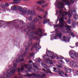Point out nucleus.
Returning a JSON list of instances; mask_svg holds the SVG:
<instances>
[{
	"mask_svg": "<svg viewBox=\"0 0 78 78\" xmlns=\"http://www.w3.org/2000/svg\"><path fill=\"white\" fill-rule=\"evenodd\" d=\"M70 10H69L68 12V13L67 12H62V11H61L60 12V13L62 14V17L59 19V23L60 25H59V28H62L63 27L64 25V24L66 23V22L64 21V18L65 16H66L67 15H68V16H69V17L72 16V15L70 14Z\"/></svg>",
	"mask_w": 78,
	"mask_h": 78,
	"instance_id": "1",
	"label": "nucleus"
},
{
	"mask_svg": "<svg viewBox=\"0 0 78 78\" xmlns=\"http://www.w3.org/2000/svg\"><path fill=\"white\" fill-rule=\"evenodd\" d=\"M47 56L48 58H51V59H54L55 58L58 59V55L57 54H54L53 52H51L50 51L47 50L46 52Z\"/></svg>",
	"mask_w": 78,
	"mask_h": 78,
	"instance_id": "2",
	"label": "nucleus"
},
{
	"mask_svg": "<svg viewBox=\"0 0 78 78\" xmlns=\"http://www.w3.org/2000/svg\"><path fill=\"white\" fill-rule=\"evenodd\" d=\"M18 9L19 11L21 12L23 15H26V14L28 16V15H33V11L31 10L27 11L26 9H22V8L20 7L18 8Z\"/></svg>",
	"mask_w": 78,
	"mask_h": 78,
	"instance_id": "3",
	"label": "nucleus"
},
{
	"mask_svg": "<svg viewBox=\"0 0 78 78\" xmlns=\"http://www.w3.org/2000/svg\"><path fill=\"white\" fill-rule=\"evenodd\" d=\"M55 31L56 32L55 35H52V37L51 39V41L53 40L52 39H58L59 38V29H58V28H56V29L55 30Z\"/></svg>",
	"mask_w": 78,
	"mask_h": 78,
	"instance_id": "4",
	"label": "nucleus"
},
{
	"mask_svg": "<svg viewBox=\"0 0 78 78\" xmlns=\"http://www.w3.org/2000/svg\"><path fill=\"white\" fill-rule=\"evenodd\" d=\"M69 55L71 58H74L75 57L78 58V55L77 53H76L75 51H70L69 52Z\"/></svg>",
	"mask_w": 78,
	"mask_h": 78,
	"instance_id": "5",
	"label": "nucleus"
},
{
	"mask_svg": "<svg viewBox=\"0 0 78 78\" xmlns=\"http://www.w3.org/2000/svg\"><path fill=\"white\" fill-rule=\"evenodd\" d=\"M62 2H65L67 5H69L70 3H74L75 0H62Z\"/></svg>",
	"mask_w": 78,
	"mask_h": 78,
	"instance_id": "6",
	"label": "nucleus"
},
{
	"mask_svg": "<svg viewBox=\"0 0 78 78\" xmlns=\"http://www.w3.org/2000/svg\"><path fill=\"white\" fill-rule=\"evenodd\" d=\"M62 37V34L61 33H59V38L61 39V40H63V41H64L65 42H68V40L67 39V38H66V36H64L63 37L62 39V38H61Z\"/></svg>",
	"mask_w": 78,
	"mask_h": 78,
	"instance_id": "7",
	"label": "nucleus"
},
{
	"mask_svg": "<svg viewBox=\"0 0 78 78\" xmlns=\"http://www.w3.org/2000/svg\"><path fill=\"white\" fill-rule=\"evenodd\" d=\"M38 31L40 32V33L39 34V36H47V33H45L43 34V33L44 32V30L43 29H39Z\"/></svg>",
	"mask_w": 78,
	"mask_h": 78,
	"instance_id": "8",
	"label": "nucleus"
},
{
	"mask_svg": "<svg viewBox=\"0 0 78 78\" xmlns=\"http://www.w3.org/2000/svg\"><path fill=\"white\" fill-rule=\"evenodd\" d=\"M37 17L38 18H39V19H37L36 18H35L34 19V22H39V21L40 20H41V19H42V18L39 15H37Z\"/></svg>",
	"mask_w": 78,
	"mask_h": 78,
	"instance_id": "9",
	"label": "nucleus"
},
{
	"mask_svg": "<svg viewBox=\"0 0 78 78\" xmlns=\"http://www.w3.org/2000/svg\"><path fill=\"white\" fill-rule=\"evenodd\" d=\"M71 31H72L71 30L69 29H68V30L66 33H69L73 37H75V34H73V32H71Z\"/></svg>",
	"mask_w": 78,
	"mask_h": 78,
	"instance_id": "10",
	"label": "nucleus"
},
{
	"mask_svg": "<svg viewBox=\"0 0 78 78\" xmlns=\"http://www.w3.org/2000/svg\"><path fill=\"white\" fill-rule=\"evenodd\" d=\"M59 74L60 75V76H63V75H64L65 76H67V74L66 73L65 74L62 71H60L59 70Z\"/></svg>",
	"mask_w": 78,
	"mask_h": 78,
	"instance_id": "11",
	"label": "nucleus"
},
{
	"mask_svg": "<svg viewBox=\"0 0 78 78\" xmlns=\"http://www.w3.org/2000/svg\"><path fill=\"white\" fill-rule=\"evenodd\" d=\"M16 70H17V69L14 70H11L9 73V72L8 71L7 74L8 76L7 75L6 76H10V75H11L12 74V73H14V72H16Z\"/></svg>",
	"mask_w": 78,
	"mask_h": 78,
	"instance_id": "12",
	"label": "nucleus"
},
{
	"mask_svg": "<svg viewBox=\"0 0 78 78\" xmlns=\"http://www.w3.org/2000/svg\"><path fill=\"white\" fill-rule=\"evenodd\" d=\"M70 64L72 67H76V66H77L76 63L74 62H71L70 63Z\"/></svg>",
	"mask_w": 78,
	"mask_h": 78,
	"instance_id": "13",
	"label": "nucleus"
},
{
	"mask_svg": "<svg viewBox=\"0 0 78 78\" xmlns=\"http://www.w3.org/2000/svg\"><path fill=\"white\" fill-rule=\"evenodd\" d=\"M59 61L60 62H62V63H59V65H59V67L62 68V64H64V62L62 60H59Z\"/></svg>",
	"mask_w": 78,
	"mask_h": 78,
	"instance_id": "14",
	"label": "nucleus"
},
{
	"mask_svg": "<svg viewBox=\"0 0 78 78\" xmlns=\"http://www.w3.org/2000/svg\"><path fill=\"white\" fill-rule=\"evenodd\" d=\"M55 5L56 7L59 8V0H56L55 3Z\"/></svg>",
	"mask_w": 78,
	"mask_h": 78,
	"instance_id": "15",
	"label": "nucleus"
},
{
	"mask_svg": "<svg viewBox=\"0 0 78 78\" xmlns=\"http://www.w3.org/2000/svg\"><path fill=\"white\" fill-rule=\"evenodd\" d=\"M41 66L43 67H44V68H48V66H47L46 64H45V62H43L42 63Z\"/></svg>",
	"mask_w": 78,
	"mask_h": 78,
	"instance_id": "16",
	"label": "nucleus"
},
{
	"mask_svg": "<svg viewBox=\"0 0 78 78\" xmlns=\"http://www.w3.org/2000/svg\"><path fill=\"white\" fill-rule=\"evenodd\" d=\"M31 44H28V45L27 46L26 48H25V50L26 51H29V49H28L29 48V47H31Z\"/></svg>",
	"mask_w": 78,
	"mask_h": 78,
	"instance_id": "17",
	"label": "nucleus"
},
{
	"mask_svg": "<svg viewBox=\"0 0 78 78\" xmlns=\"http://www.w3.org/2000/svg\"><path fill=\"white\" fill-rule=\"evenodd\" d=\"M59 5H60L61 8H64V3L62 2H59Z\"/></svg>",
	"mask_w": 78,
	"mask_h": 78,
	"instance_id": "18",
	"label": "nucleus"
},
{
	"mask_svg": "<svg viewBox=\"0 0 78 78\" xmlns=\"http://www.w3.org/2000/svg\"><path fill=\"white\" fill-rule=\"evenodd\" d=\"M46 63H49L50 64H53V62L51 60H47L46 61Z\"/></svg>",
	"mask_w": 78,
	"mask_h": 78,
	"instance_id": "19",
	"label": "nucleus"
},
{
	"mask_svg": "<svg viewBox=\"0 0 78 78\" xmlns=\"http://www.w3.org/2000/svg\"><path fill=\"white\" fill-rule=\"evenodd\" d=\"M23 61V59H21L20 58H18L16 59V62L17 63H18L19 62V61Z\"/></svg>",
	"mask_w": 78,
	"mask_h": 78,
	"instance_id": "20",
	"label": "nucleus"
},
{
	"mask_svg": "<svg viewBox=\"0 0 78 78\" xmlns=\"http://www.w3.org/2000/svg\"><path fill=\"white\" fill-rule=\"evenodd\" d=\"M53 69L55 70L53 71V72H59V69L57 68H53Z\"/></svg>",
	"mask_w": 78,
	"mask_h": 78,
	"instance_id": "21",
	"label": "nucleus"
},
{
	"mask_svg": "<svg viewBox=\"0 0 78 78\" xmlns=\"http://www.w3.org/2000/svg\"><path fill=\"white\" fill-rule=\"evenodd\" d=\"M21 0H14L13 1L15 2H14V4H16V3H20V2H17V1H20ZM25 1H26L27 0H24Z\"/></svg>",
	"mask_w": 78,
	"mask_h": 78,
	"instance_id": "22",
	"label": "nucleus"
},
{
	"mask_svg": "<svg viewBox=\"0 0 78 78\" xmlns=\"http://www.w3.org/2000/svg\"><path fill=\"white\" fill-rule=\"evenodd\" d=\"M49 21H50L49 19L45 20L43 22V23L44 24H45V23H47V22H49Z\"/></svg>",
	"mask_w": 78,
	"mask_h": 78,
	"instance_id": "23",
	"label": "nucleus"
},
{
	"mask_svg": "<svg viewBox=\"0 0 78 78\" xmlns=\"http://www.w3.org/2000/svg\"><path fill=\"white\" fill-rule=\"evenodd\" d=\"M35 74H29L27 75H25V76H33Z\"/></svg>",
	"mask_w": 78,
	"mask_h": 78,
	"instance_id": "24",
	"label": "nucleus"
},
{
	"mask_svg": "<svg viewBox=\"0 0 78 78\" xmlns=\"http://www.w3.org/2000/svg\"><path fill=\"white\" fill-rule=\"evenodd\" d=\"M44 2H43L42 0L41 1L39 2H37V4H39V5H41L42 3H44Z\"/></svg>",
	"mask_w": 78,
	"mask_h": 78,
	"instance_id": "25",
	"label": "nucleus"
},
{
	"mask_svg": "<svg viewBox=\"0 0 78 78\" xmlns=\"http://www.w3.org/2000/svg\"><path fill=\"white\" fill-rule=\"evenodd\" d=\"M16 6H12L11 8V9L12 10H14V9H16Z\"/></svg>",
	"mask_w": 78,
	"mask_h": 78,
	"instance_id": "26",
	"label": "nucleus"
},
{
	"mask_svg": "<svg viewBox=\"0 0 78 78\" xmlns=\"http://www.w3.org/2000/svg\"><path fill=\"white\" fill-rule=\"evenodd\" d=\"M74 19H78V15H75L74 16Z\"/></svg>",
	"mask_w": 78,
	"mask_h": 78,
	"instance_id": "27",
	"label": "nucleus"
},
{
	"mask_svg": "<svg viewBox=\"0 0 78 78\" xmlns=\"http://www.w3.org/2000/svg\"><path fill=\"white\" fill-rule=\"evenodd\" d=\"M40 48H41V46H38L36 48V50L37 51L39 50Z\"/></svg>",
	"mask_w": 78,
	"mask_h": 78,
	"instance_id": "28",
	"label": "nucleus"
},
{
	"mask_svg": "<svg viewBox=\"0 0 78 78\" xmlns=\"http://www.w3.org/2000/svg\"><path fill=\"white\" fill-rule=\"evenodd\" d=\"M65 71H66V73H70L71 72V70L70 69L65 70Z\"/></svg>",
	"mask_w": 78,
	"mask_h": 78,
	"instance_id": "29",
	"label": "nucleus"
},
{
	"mask_svg": "<svg viewBox=\"0 0 78 78\" xmlns=\"http://www.w3.org/2000/svg\"><path fill=\"white\" fill-rule=\"evenodd\" d=\"M65 27L67 28L68 29H69V28H71V27L68 26V25H66Z\"/></svg>",
	"mask_w": 78,
	"mask_h": 78,
	"instance_id": "30",
	"label": "nucleus"
},
{
	"mask_svg": "<svg viewBox=\"0 0 78 78\" xmlns=\"http://www.w3.org/2000/svg\"><path fill=\"white\" fill-rule=\"evenodd\" d=\"M71 23V20H70V19H69L68 20V24H70Z\"/></svg>",
	"mask_w": 78,
	"mask_h": 78,
	"instance_id": "31",
	"label": "nucleus"
},
{
	"mask_svg": "<svg viewBox=\"0 0 78 78\" xmlns=\"http://www.w3.org/2000/svg\"><path fill=\"white\" fill-rule=\"evenodd\" d=\"M59 58L60 59H64V57H62V56L61 55H60Z\"/></svg>",
	"mask_w": 78,
	"mask_h": 78,
	"instance_id": "32",
	"label": "nucleus"
},
{
	"mask_svg": "<svg viewBox=\"0 0 78 78\" xmlns=\"http://www.w3.org/2000/svg\"><path fill=\"white\" fill-rule=\"evenodd\" d=\"M16 67H17V64H16V63L15 64L14 62V63H13L14 68H15Z\"/></svg>",
	"mask_w": 78,
	"mask_h": 78,
	"instance_id": "33",
	"label": "nucleus"
},
{
	"mask_svg": "<svg viewBox=\"0 0 78 78\" xmlns=\"http://www.w3.org/2000/svg\"><path fill=\"white\" fill-rule=\"evenodd\" d=\"M36 61L39 62V61H41V60L40 59H39L38 58H36Z\"/></svg>",
	"mask_w": 78,
	"mask_h": 78,
	"instance_id": "34",
	"label": "nucleus"
},
{
	"mask_svg": "<svg viewBox=\"0 0 78 78\" xmlns=\"http://www.w3.org/2000/svg\"><path fill=\"white\" fill-rule=\"evenodd\" d=\"M36 29V26H34L32 28V30H34Z\"/></svg>",
	"mask_w": 78,
	"mask_h": 78,
	"instance_id": "35",
	"label": "nucleus"
},
{
	"mask_svg": "<svg viewBox=\"0 0 78 78\" xmlns=\"http://www.w3.org/2000/svg\"><path fill=\"white\" fill-rule=\"evenodd\" d=\"M30 34V31L28 30L27 31V35H28L29 34Z\"/></svg>",
	"mask_w": 78,
	"mask_h": 78,
	"instance_id": "36",
	"label": "nucleus"
},
{
	"mask_svg": "<svg viewBox=\"0 0 78 78\" xmlns=\"http://www.w3.org/2000/svg\"><path fill=\"white\" fill-rule=\"evenodd\" d=\"M46 58H47V56H46V55H45L43 57V59H46Z\"/></svg>",
	"mask_w": 78,
	"mask_h": 78,
	"instance_id": "37",
	"label": "nucleus"
},
{
	"mask_svg": "<svg viewBox=\"0 0 78 78\" xmlns=\"http://www.w3.org/2000/svg\"><path fill=\"white\" fill-rule=\"evenodd\" d=\"M5 5L6 6H9V4L8 3H6L5 4Z\"/></svg>",
	"mask_w": 78,
	"mask_h": 78,
	"instance_id": "38",
	"label": "nucleus"
},
{
	"mask_svg": "<svg viewBox=\"0 0 78 78\" xmlns=\"http://www.w3.org/2000/svg\"><path fill=\"white\" fill-rule=\"evenodd\" d=\"M32 19H33V17H32L31 16L29 18V20H32Z\"/></svg>",
	"mask_w": 78,
	"mask_h": 78,
	"instance_id": "39",
	"label": "nucleus"
},
{
	"mask_svg": "<svg viewBox=\"0 0 78 78\" xmlns=\"http://www.w3.org/2000/svg\"><path fill=\"white\" fill-rule=\"evenodd\" d=\"M39 11L41 12H43V11H44V10L43 9H39Z\"/></svg>",
	"mask_w": 78,
	"mask_h": 78,
	"instance_id": "40",
	"label": "nucleus"
},
{
	"mask_svg": "<svg viewBox=\"0 0 78 78\" xmlns=\"http://www.w3.org/2000/svg\"><path fill=\"white\" fill-rule=\"evenodd\" d=\"M47 71H48V72H49V73H50V69H46Z\"/></svg>",
	"mask_w": 78,
	"mask_h": 78,
	"instance_id": "41",
	"label": "nucleus"
},
{
	"mask_svg": "<svg viewBox=\"0 0 78 78\" xmlns=\"http://www.w3.org/2000/svg\"><path fill=\"white\" fill-rule=\"evenodd\" d=\"M72 25L73 26V27H75V23H73L72 24Z\"/></svg>",
	"mask_w": 78,
	"mask_h": 78,
	"instance_id": "42",
	"label": "nucleus"
},
{
	"mask_svg": "<svg viewBox=\"0 0 78 78\" xmlns=\"http://www.w3.org/2000/svg\"><path fill=\"white\" fill-rule=\"evenodd\" d=\"M28 66H29V65H25L24 66H25V68H27V67H28Z\"/></svg>",
	"mask_w": 78,
	"mask_h": 78,
	"instance_id": "43",
	"label": "nucleus"
},
{
	"mask_svg": "<svg viewBox=\"0 0 78 78\" xmlns=\"http://www.w3.org/2000/svg\"><path fill=\"white\" fill-rule=\"evenodd\" d=\"M48 14V13L47 12H46L45 13V16H44V18H45V16H47V15Z\"/></svg>",
	"mask_w": 78,
	"mask_h": 78,
	"instance_id": "44",
	"label": "nucleus"
},
{
	"mask_svg": "<svg viewBox=\"0 0 78 78\" xmlns=\"http://www.w3.org/2000/svg\"><path fill=\"white\" fill-rule=\"evenodd\" d=\"M59 27V24H57V25L54 26V27L55 28V27L56 28H57V27Z\"/></svg>",
	"mask_w": 78,
	"mask_h": 78,
	"instance_id": "45",
	"label": "nucleus"
},
{
	"mask_svg": "<svg viewBox=\"0 0 78 78\" xmlns=\"http://www.w3.org/2000/svg\"><path fill=\"white\" fill-rule=\"evenodd\" d=\"M23 66H22V68L21 69V70L22 71H23Z\"/></svg>",
	"mask_w": 78,
	"mask_h": 78,
	"instance_id": "46",
	"label": "nucleus"
},
{
	"mask_svg": "<svg viewBox=\"0 0 78 78\" xmlns=\"http://www.w3.org/2000/svg\"><path fill=\"white\" fill-rule=\"evenodd\" d=\"M34 53H32L31 55H30V56H34Z\"/></svg>",
	"mask_w": 78,
	"mask_h": 78,
	"instance_id": "47",
	"label": "nucleus"
},
{
	"mask_svg": "<svg viewBox=\"0 0 78 78\" xmlns=\"http://www.w3.org/2000/svg\"><path fill=\"white\" fill-rule=\"evenodd\" d=\"M29 62L30 63H32V64H33V62H32V61L31 60H30Z\"/></svg>",
	"mask_w": 78,
	"mask_h": 78,
	"instance_id": "48",
	"label": "nucleus"
},
{
	"mask_svg": "<svg viewBox=\"0 0 78 78\" xmlns=\"http://www.w3.org/2000/svg\"><path fill=\"white\" fill-rule=\"evenodd\" d=\"M58 14V11L57 10L56 12V13L55 14V15L56 16Z\"/></svg>",
	"mask_w": 78,
	"mask_h": 78,
	"instance_id": "49",
	"label": "nucleus"
},
{
	"mask_svg": "<svg viewBox=\"0 0 78 78\" xmlns=\"http://www.w3.org/2000/svg\"><path fill=\"white\" fill-rule=\"evenodd\" d=\"M41 7H42V8H44V7H45V5H41Z\"/></svg>",
	"mask_w": 78,
	"mask_h": 78,
	"instance_id": "50",
	"label": "nucleus"
},
{
	"mask_svg": "<svg viewBox=\"0 0 78 78\" xmlns=\"http://www.w3.org/2000/svg\"><path fill=\"white\" fill-rule=\"evenodd\" d=\"M76 46H77V47H78V42H77L76 43Z\"/></svg>",
	"mask_w": 78,
	"mask_h": 78,
	"instance_id": "51",
	"label": "nucleus"
},
{
	"mask_svg": "<svg viewBox=\"0 0 78 78\" xmlns=\"http://www.w3.org/2000/svg\"><path fill=\"white\" fill-rule=\"evenodd\" d=\"M20 68H19L18 69V72H20Z\"/></svg>",
	"mask_w": 78,
	"mask_h": 78,
	"instance_id": "52",
	"label": "nucleus"
},
{
	"mask_svg": "<svg viewBox=\"0 0 78 78\" xmlns=\"http://www.w3.org/2000/svg\"><path fill=\"white\" fill-rule=\"evenodd\" d=\"M46 76V75L45 74H43L42 76Z\"/></svg>",
	"mask_w": 78,
	"mask_h": 78,
	"instance_id": "53",
	"label": "nucleus"
},
{
	"mask_svg": "<svg viewBox=\"0 0 78 78\" xmlns=\"http://www.w3.org/2000/svg\"><path fill=\"white\" fill-rule=\"evenodd\" d=\"M20 23H23V21L21 20L20 21Z\"/></svg>",
	"mask_w": 78,
	"mask_h": 78,
	"instance_id": "54",
	"label": "nucleus"
},
{
	"mask_svg": "<svg viewBox=\"0 0 78 78\" xmlns=\"http://www.w3.org/2000/svg\"><path fill=\"white\" fill-rule=\"evenodd\" d=\"M48 6V4H45L44 5V6Z\"/></svg>",
	"mask_w": 78,
	"mask_h": 78,
	"instance_id": "55",
	"label": "nucleus"
},
{
	"mask_svg": "<svg viewBox=\"0 0 78 78\" xmlns=\"http://www.w3.org/2000/svg\"><path fill=\"white\" fill-rule=\"evenodd\" d=\"M36 34H38V32L37 31L36 32Z\"/></svg>",
	"mask_w": 78,
	"mask_h": 78,
	"instance_id": "56",
	"label": "nucleus"
},
{
	"mask_svg": "<svg viewBox=\"0 0 78 78\" xmlns=\"http://www.w3.org/2000/svg\"><path fill=\"white\" fill-rule=\"evenodd\" d=\"M57 17H58V18H57L58 20H56L55 21H58V19H59V18H58V16Z\"/></svg>",
	"mask_w": 78,
	"mask_h": 78,
	"instance_id": "57",
	"label": "nucleus"
},
{
	"mask_svg": "<svg viewBox=\"0 0 78 78\" xmlns=\"http://www.w3.org/2000/svg\"><path fill=\"white\" fill-rule=\"evenodd\" d=\"M43 70L44 71V72H45V69L43 68Z\"/></svg>",
	"mask_w": 78,
	"mask_h": 78,
	"instance_id": "58",
	"label": "nucleus"
},
{
	"mask_svg": "<svg viewBox=\"0 0 78 78\" xmlns=\"http://www.w3.org/2000/svg\"><path fill=\"white\" fill-rule=\"evenodd\" d=\"M29 41H30V42L32 41V39H30V40Z\"/></svg>",
	"mask_w": 78,
	"mask_h": 78,
	"instance_id": "59",
	"label": "nucleus"
},
{
	"mask_svg": "<svg viewBox=\"0 0 78 78\" xmlns=\"http://www.w3.org/2000/svg\"><path fill=\"white\" fill-rule=\"evenodd\" d=\"M31 34H34V32H31Z\"/></svg>",
	"mask_w": 78,
	"mask_h": 78,
	"instance_id": "60",
	"label": "nucleus"
},
{
	"mask_svg": "<svg viewBox=\"0 0 78 78\" xmlns=\"http://www.w3.org/2000/svg\"><path fill=\"white\" fill-rule=\"evenodd\" d=\"M36 65V64H33V66H36L35 65Z\"/></svg>",
	"mask_w": 78,
	"mask_h": 78,
	"instance_id": "61",
	"label": "nucleus"
},
{
	"mask_svg": "<svg viewBox=\"0 0 78 78\" xmlns=\"http://www.w3.org/2000/svg\"><path fill=\"white\" fill-rule=\"evenodd\" d=\"M27 53H26V52H25V54H24V55H26V54H27Z\"/></svg>",
	"mask_w": 78,
	"mask_h": 78,
	"instance_id": "62",
	"label": "nucleus"
},
{
	"mask_svg": "<svg viewBox=\"0 0 78 78\" xmlns=\"http://www.w3.org/2000/svg\"><path fill=\"white\" fill-rule=\"evenodd\" d=\"M31 68H30L29 69V70H30V71H31Z\"/></svg>",
	"mask_w": 78,
	"mask_h": 78,
	"instance_id": "63",
	"label": "nucleus"
},
{
	"mask_svg": "<svg viewBox=\"0 0 78 78\" xmlns=\"http://www.w3.org/2000/svg\"><path fill=\"white\" fill-rule=\"evenodd\" d=\"M74 11L75 12H76V10H74Z\"/></svg>",
	"mask_w": 78,
	"mask_h": 78,
	"instance_id": "64",
	"label": "nucleus"
}]
</instances>
